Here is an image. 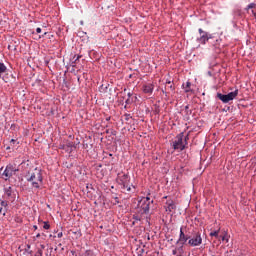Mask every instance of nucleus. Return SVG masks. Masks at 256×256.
Returning <instances> with one entry per match:
<instances>
[{
	"label": "nucleus",
	"mask_w": 256,
	"mask_h": 256,
	"mask_svg": "<svg viewBox=\"0 0 256 256\" xmlns=\"http://www.w3.org/2000/svg\"><path fill=\"white\" fill-rule=\"evenodd\" d=\"M110 135H117V132L115 130H110Z\"/></svg>",
	"instance_id": "72a5a7b5"
},
{
	"label": "nucleus",
	"mask_w": 256,
	"mask_h": 256,
	"mask_svg": "<svg viewBox=\"0 0 256 256\" xmlns=\"http://www.w3.org/2000/svg\"><path fill=\"white\" fill-rule=\"evenodd\" d=\"M183 247H185V245L180 244V246L178 248H176V250L178 251L179 255H183V253H185V250L183 249Z\"/></svg>",
	"instance_id": "dca6fc26"
},
{
	"label": "nucleus",
	"mask_w": 256,
	"mask_h": 256,
	"mask_svg": "<svg viewBox=\"0 0 256 256\" xmlns=\"http://www.w3.org/2000/svg\"><path fill=\"white\" fill-rule=\"evenodd\" d=\"M106 121H111V117H107V118H106Z\"/></svg>",
	"instance_id": "a19ab883"
},
{
	"label": "nucleus",
	"mask_w": 256,
	"mask_h": 256,
	"mask_svg": "<svg viewBox=\"0 0 256 256\" xmlns=\"http://www.w3.org/2000/svg\"><path fill=\"white\" fill-rule=\"evenodd\" d=\"M160 111L161 110L159 109V105L155 104L154 105V113H155V115H159Z\"/></svg>",
	"instance_id": "6ab92c4d"
},
{
	"label": "nucleus",
	"mask_w": 256,
	"mask_h": 256,
	"mask_svg": "<svg viewBox=\"0 0 256 256\" xmlns=\"http://www.w3.org/2000/svg\"><path fill=\"white\" fill-rule=\"evenodd\" d=\"M64 147H67V148H75V144H73V142H68Z\"/></svg>",
	"instance_id": "b1692460"
},
{
	"label": "nucleus",
	"mask_w": 256,
	"mask_h": 256,
	"mask_svg": "<svg viewBox=\"0 0 256 256\" xmlns=\"http://www.w3.org/2000/svg\"><path fill=\"white\" fill-rule=\"evenodd\" d=\"M219 43H221V39H216V42L214 43V47H218Z\"/></svg>",
	"instance_id": "7c9ffc66"
},
{
	"label": "nucleus",
	"mask_w": 256,
	"mask_h": 256,
	"mask_svg": "<svg viewBox=\"0 0 256 256\" xmlns=\"http://www.w3.org/2000/svg\"><path fill=\"white\" fill-rule=\"evenodd\" d=\"M184 133H180L175 137V140L172 142V147L174 151H185V143L183 142Z\"/></svg>",
	"instance_id": "7ed1b4c3"
},
{
	"label": "nucleus",
	"mask_w": 256,
	"mask_h": 256,
	"mask_svg": "<svg viewBox=\"0 0 256 256\" xmlns=\"http://www.w3.org/2000/svg\"><path fill=\"white\" fill-rule=\"evenodd\" d=\"M176 256H181V255H176Z\"/></svg>",
	"instance_id": "680f3d73"
},
{
	"label": "nucleus",
	"mask_w": 256,
	"mask_h": 256,
	"mask_svg": "<svg viewBox=\"0 0 256 256\" xmlns=\"http://www.w3.org/2000/svg\"><path fill=\"white\" fill-rule=\"evenodd\" d=\"M3 215H5V212H3Z\"/></svg>",
	"instance_id": "052dcab7"
},
{
	"label": "nucleus",
	"mask_w": 256,
	"mask_h": 256,
	"mask_svg": "<svg viewBox=\"0 0 256 256\" xmlns=\"http://www.w3.org/2000/svg\"><path fill=\"white\" fill-rule=\"evenodd\" d=\"M36 33H41V28H36Z\"/></svg>",
	"instance_id": "c9c22d12"
},
{
	"label": "nucleus",
	"mask_w": 256,
	"mask_h": 256,
	"mask_svg": "<svg viewBox=\"0 0 256 256\" xmlns=\"http://www.w3.org/2000/svg\"><path fill=\"white\" fill-rule=\"evenodd\" d=\"M162 93H163L164 95H167V92H165V90H162Z\"/></svg>",
	"instance_id": "a18cd8bd"
},
{
	"label": "nucleus",
	"mask_w": 256,
	"mask_h": 256,
	"mask_svg": "<svg viewBox=\"0 0 256 256\" xmlns=\"http://www.w3.org/2000/svg\"><path fill=\"white\" fill-rule=\"evenodd\" d=\"M166 83H168V85H171V81H166Z\"/></svg>",
	"instance_id": "49530a36"
},
{
	"label": "nucleus",
	"mask_w": 256,
	"mask_h": 256,
	"mask_svg": "<svg viewBox=\"0 0 256 256\" xmlns=\"http://www.w3.org/2000/svg\"><path fill=\"white\" fill-rule=\"evenodd\" d=\"M252 15H254V17H256V13L252 10Z\"/></svg>",
	"instance_id": "c03bdc74"
},
{
	"label": "nucleus",
	"mask_w": 256,
	"mask_h": 256,
	"mask_svg": "<svg viewBox=\"0 0 256 256\" xmlns=\"http://www.w3.org/2000/svg\"><path fill=\"white\" fill-rule=\"evenodd\" d=\"M36 237L37 239H39L41 237V234H37Z\"/></svg>",
	"instance_id": "37998d69"
},
{
	"label": "nucleus",
	"mask_w": 256,
	"mask_h": 256,
	"mask_svg": "<svg viewBox=\"0 0 256 256\" xmlns=\"http://www.w3.org/2000/svg\"><path fill=\"white\" fill-rule=\"evenodd\" d=\"M104 91H107V86L104 88Z\"/></svg>",
	"instance_id": "5fc2aeb1"
},
{
	"label": "nucleus",
	"mask_w": 256,
	"mask_h": 256,
	"mask_svg": "<svg viewBox=\"0 0 256 256\" xmlns=\"http://www.w3.org/2000/svg\"><path fill=\"white\" fill-rule=\"evenodd\" d=\"M182 87L185 93H191V82L187 81L186 83L182 84Z\"/></svg>",
	"instance_id": "f8f14e48"
},
{
	"label": "nucleus",
	"mask_w": 256,
	"mask_h": 256,
	"mask_svg": "<svg viewBox=\"0 0 256 256\" xmlns=\"http://www.w3.org/2000/svg\"><path fill=\"white\" fill-rule=\"evenodd\" d=\"M76 235H78L79 237H81V232H76Z\"/></svg>",
	"instance_id": "4c0bfd02"
},
{
	"label": "nucleus",
	"mask_w": 256,
	"mask_h": 256,
	"mask_svg": "<svg viewBox=\"0 0 256 256\" xmlns=\"http://www.w3.org/2000/svg\"><path fill=\"white\" fill-rule=\"evenodd\" d=\"M45 35H47V32H45V33L42 35V37H45Z\"/></svg>",
	"instance_id": "de8ad7c7"
},
{
	"label": "nucleus",
	"mask_w": 256,
	"mask_h": 256,
	"mask_svg": "<svg viewBox=\"0 0 256 256\" xmlns=\"http://www.w3.org/2000/svg\"><path fill=\"white\" fill-rule=\"evenodd\" d=\"M127 96H128V99H131V97H133V93L128 92V93H127Z\"/></svg>",
	"instance_id": "473e14b6"
},
{
	"label": "nucleus",
	"mask_w": 256,
	"mask_h": 256,
	"mask_svg": "<svg viewBox=\"0 0 256 256\" xmlns=\"http://www.w3.org/2000/svg\"><path fill=\"white\" fill-rule=\"evenodd\" d=\"M164 199H167V196H164Z\"/></svg>",
	"instance_id": "4d7b16f0"
},
{
	"label": "nucleus",
	"mask_w": 256,
	"mask_h": 256,
	"mask_svg": "<svg viewBox=\"0 0 256 256\" xmlns=\"http://www.w3.org/2000/svg\"><path fill=\"white\" fill-rule=\"evenodd\" d=\"M220 238L222 239V241H226V243H229V235L227 234V232H225V234Z\"/></svg>",
	"instance_id": "f3484780"
},
{
	"label": "nucleus",
	"mask_w": 256,
	"mask_h": 256,
	"mask_svg": "<svg viewBox=\"0 0 256 256\" xmlns=\"http://www.w3.org/2000/svg\"><path fill=\"white\" fill-rule=\"evenodd\" d=\"M30 249H31V245H30V244H27V245H26V248H25L26 253L31 254Z\"/></svg>",
	"instance_id": "a878e982"
},
{
	"label": "nucleus",
	"mask_w": 256,
	"mask_h": 256,
	"mask_svg": "<svg viewBox=\"0 0 256 256\" xmlns=\"http://www.w3.org/2000/svg\"><path fill=\"white\" fill-rule=\"evenodd\" d=\"M43 228H44V229H50V228H51V225H49V222H44Z\"/></svg>",
	"instance_id": "c85d7f7f"
},
{
	"label": "nucleus",
	"mask_w": 256,
	"mask_h": 256,
	"mask_svg": "<svg viewBox=\"0 0 256 256\" xmlns=\"http://www.w3.org/2000/svg\"><path fill=\"white\" fill-rule=\"evenodd\" d=\"M106 133H111V130H106Z\"/></svg>",
	"instance_id": "8fccbe9b"
},
{
	"label": "nucleus",
	"mask_w": 256,
	"mask_h": 256,
	"mask_svg": "<svg viewBox=\"0 0 256 256\" xmlns=\"http://www.w3.org/2000/svg\"><path fill=\"white\" fill-rule=\"evenodd\" d=\"M178 251L177 248H175L174 250H172V255H177Z\"/></svg>",
	"instance_id": "f704fd0d"
},
{
	"label": "nucleus",
	"mask_w": 256,
	"mask_h": 256,
	"mask_svg": "<svg viewBox=\"0 0 256 256\" xmlns=\"http://www.w3.org/2000/svg\"><path fill=\"white\" fill-rule=\"evenodd\" d=\"M198 32L200 37H198L196 41L200 43V45H207V42L209 41V39H213V34L207 31H204L201 28L198 29Z\"/></svg>",
	"instance_id": "39448f33"
},
{
	"label": "nucleus",
	"mask_w": 256,
	"mask_h": 256,
	"mask_svg": "<svg viewBox=\"0 0 256 256\" xmlns=\"http://www.w3.org/2000/svg\"><path fill=\"white\" fill-rule=\"evenodd\" d=\"M188 141H189V134H187V135L184 137V140H183V143H184L185 147H187Z\"/></svg>",
	"instance_id": "5701e85b"
},
{
	"label": "nucleus",
	"mask_w": 256,
	"mask_h": 256,
	"mask_svg": "<svg viewBox=\"0 0 256 256\" xmlns=\"http://www.w3.org/2000/svg\"><path fill=\"white\" fill-rule=\"evenodd\" d=\"M256 8V4L255 3H250L246 8L245 11H249V9H255Z\"/></svg>",
	"instance_id": "a211bd4d"
},
{
	"label": "nucleus",
	"mask_w": 256,
	"mask_h": 256,
	"mask_svg": "<svg viewBox=\"0 0 256 256\" xmlns=\"http://www.w3.org/2000/svg\"><path fill=\"white\" fill-rule=\"evenodd\" d=\"M165 209L167 213H171V211H175L177 209V205H175V202L173 200H167L166 201Z\"/></svg>",
	"instance_id": "9b49d317"
},
{
	"label": "nucleus",
	"mask_w": 256,
	"mask_h": 256,
	"mask_svg": "<svg viewBox=\"0 0 256 256\" xmlns=\"http://www.w3.org/2000/svg\"><path fill=\"white\" fill-rule=\"evenodd\" d=\"M84 256H95V254L91 250H86Z\"/></svg>",
	"instance_id": "412c9836"
},
{
	"label": "nucleus",
	"mask_w": 256,
	"mask_h": 256,
	"mask_svg": "<svg viewBox=\"0 0 256 256\" xmlns=\"http://www.w3.org/2000/svg\"><path fill=\"white\" fill-rule=\"evenodd\" d=\"M126 105H131V103H133V100L131 98H128L126 101H125Z\"/></svg>",
	"instance_id": "c756f323"
},
{
	"label": "nucleus",
	"mask_w": 256,
	"mask_h": 256,
	"mask_svg": "<svg viewBox=\"0 0 256 256\" xmlns=\"http://www.w3.org/2000/svg\"><path fill=\"white\" fill-rule=\"evenodd\" d=\"M10 143H17V140L11 139V140H10Z\"/></svg>",
	"instance_id": "e433bc0d"
},
{
	"label": "nucleus",
	"mask_w": 256,
	"mask_h": 256,
	"mask_svg": "<svg viewBox=\"0 0 256 256\" xmlns=\"http://www.w3.org/2000/svg\"><path fill=\"white\" fill-rule=\"evenodd\" d=\"M202 243L203 237H201V232H193L188 240V245H190V247H199Z\"/></svg>",
	"instance_id": "20e7f679"
},
{
	"label": "nucleus",
	"mask_w": 256,
	"mask_h": 256,
	"mask_svg": "<svg viewBox=\"0 0 256 256\" xmlns=\"http://www.w3.org/2000/svg\"><path fill=\"white\" fill-rule=\"evenodd\" d=\"M151 205H153V200H151V198L149 196L142 197L138 201V207L141 208V210L143 211L144 215H149V211L151 209Z\"/></svg>",
	"instance_id": "f03ea898"
},
{
	"label": "nucleus",
	"mask_w": 256,
	"mask_h": 256,
	"mask_svg": "<svg viewBox=\"0 0 256 256\" xmlns=\"http://www.w3.org/2000/svg\"><path fill=\"white\" fill-rule=\"evenodd\" d=\"M81 25H83V21H81Z\"/></svg>",
	"instance_id": "13d9d810"
},
{
	"label": "nucleus",
	"mask_w": 256,
	"mask_h": 256,
	"mask_svg": "<svg viewBox=\"0 0 256 256\" xmlns=\"http://www.w3.org/2000/svg\"><path fill=\"white\" fill-rule=\"evenodd\" d=\"M170 89L173 91L175 88L173 87V85H170Z\"/></svg>",
	"instance_id": "58836bf2"
},
{
	"label": "nucleus",
	"mask_w": 256,
	"mask_h": 256,
	"mask_svg": "<svg viewBox=\"0 0 256 256\" xmlns=\"http://www.w3.org/2000/svg\"><path fill=\"white\" fill-rule=\"evenodd\" d=\"M4 193H5V195H7V197H11V195L13 194V190H12L11 186H9L8 188H5Z\"/></svg>",
	"instance_id": "4468645a"
},
{
	"label": "nucleus",
	"mask_w": 256,
	"mask_h": 256,
	"mask_svg": "<svg viewBox=\"0 0 256 256\" xmlns=\"http://www.w3.org/2000/svg\"><path fill=\"white\" fill-rule=\"evenodd\" d=\"M142 91L146 95H153V91H155V84L147 83L142 86Z\"/></svg>",
	"instance_id": "1a4fd4ad"
},
{
	"label": "nucleus",
	"mask_w": 256,
	"mask_h": 256,
	"mask_svg": "<svg viewBox=\"0 0 256 256\" xmlns=\"http://www.w3.org/2000/svg\"><path fill=\"white\" fill-rule=\"evenodd\" d=\"M0 171H3V167L0 168Z\"/></svg>",
	"instance_id": "6e6d98bb"
},
{
	"label": "nucleus",
	"mask_w": 256,
	"mask_h": 256,
	"mask_svg": "<svg viewBox=\"0 0 256 256\" xmlns=\"http://www.w3.org/2000/svg\"><path fill=\"white\" fill-rule=\"evenodd\" d=\"M127 191H131V187H128V188H127Z\"/></svg>",
	"instance_id": "3c124183"
},
{
	"label": "nucleus",
	"mask_w": 256,
	"mask_h": 256,
	"mask_svg": "<svg viewBox=\"0 0 256 256\" xmlns=\"http://www.w3.org/2000/svg\"><path fill=\"white\" fill-rule=\"evenodd\" d=\"M17 171H19V169H15L12 164H8L2 173L4 181H9V179H11L13 174L17 173Z\"/></svg>",
	"instance_id": "0eeeda50"
},
{
	"label": "nucleus",
	"mask_w": 256,
	"mask_h": 256,
	"mask_svg": "<svg viewBox=\"0 0 256 256\" xmlns=\"http://www.w3.org/2000/svg\"><path fill=\"white\" fill-rule=\"evenodd\" d=\"M131 114H124L125 121H129L131 119Z\"/></svg>",
	"instance_id": "bb28decb"
},
{
	"label": "nucleus",
	"mask_w": 256,
	"mask_h": 256,
	"mask_svg": "<svg viewBox=\"0 0 256 256\" xmlns=\"http://www.w3.org/2000/svg\"><path fill=\"white\" fill-rule=\"evenodd\" d=\"M189 109V105H186L185 106V110L187 111Z\"/></svg>",
	"instance_id": "ea45409f"
},
{
	"label": "nucleus",
	"mask_w": 256,
	"mask_h": 256,
	"mask_svg": "<svg viewBox=\"0 0 256 256\" xmlns=\"http://www.w3.org/2000/svg\"><path fill=\"white\" fill-rule=\"evenodd\" d=\"M1 211H3V208H0V215H1Z\"/></svg>",
	"instance_id": "603ef678"
},
{
	"label": "nucleus",
	"mask_w": 256,
	"mask_h": 256,
	"mask_svg": "<svg viewBox=\"0 0 256 256\" xmlns=\"http://www.w3.org/2000/svg\"><path fill=\"white\" fill-rule=\"evenodd\" d=\"M65 151H67V153H73V149L75 148H70V147H64Z\"/></svg>",
	"instance_id": "cd10ccee"
},
{
	"label": "nucleus",
	"mask_w": 256,
	"mask_h": 256,
	"mask_svg": "<svg viewBox=\"0 0 256 256\" xmlns=\"http://www.w3.org/2000/svg\"><path fill=\"white\" fill-rule=\"evenodd\" d=\"M57 237H58V239H61V237H63V232H59V233L57 234Z\"/></svg>",
	"instance_id": "2f4dec72"
},
{
	"label": "nucleus",
	"mask_w": 256,
	"mask_h": 256,
	"mask_svg": "<svg viewBox=\"0 0 256 256\" xmlns=\"http://www.w3.org/2000/svg\"><path fill=\"white\" fill-rule=\"evenodd\" d=\"M24 177L28 183H31L33 189H41V186L43 185V174L41 173V169L35 168L33 171H28Z\"/></svg>",
	"instance_id": "f257e3e1"
},
{
	"label": "nucleus",
	"mask_w": 256,
	"mask_h": 256,
	"mask_svg": "<svg viewBox=\"0 0 256 256\" xmlns=\"http://www.w3.org/2000/svg\"><path fill=\"white\" fill-rule=\"evenodd\" d=\"M0 204H1V207H7L9 205L5 200H1Z\"/></svg>",
	"instance_id": "393cba45"
},
{
	"label": "nucleus",
	"mask_w": 256,
	"mask_h": 256,
	"mask_svg": "<svg viewBox=\"0 0 256 256\" xmlns=\"http://www.w3.org/2000/svg\"><path fill=\"white\" fill-rule=\"evenodd\" d=\"M11 149V146L6 147V151H9Z\"/></svg>",
	"instance_id": "79ce46f5"
},
{
	"label": "nucleus",
	"mask_w": 256,
	"mask_h": 256,
	"mask_svg": "<svg viewBox=\"0 0 256 256\" xmlns=\"http://www.w3.org/2000/svg\"><path fill=\"white\" fill-rule=\"evenodd\" d=\"M237 95H239V90H235L228 94L217 93V97L222 101V103H229V101H233Z\"/></svg>",
	"instance_id": "423d86ee"
},
{
	"label": "nucleus",
	"mask_w": 256,
	"mask_h": 256,
	"mask_svg": "<svg viewBox=\"0 0 256 256\" xmlns=\"http://www.w3.org/2000/svg\"><path fill=\"white\" fill-rule=\"evenodd\" d=\"M79 59H81V56H74V61L72 62V67H75V63H77V61H79Z\"/></svg>",
	"instance_id": "aec40b11"
},
{
	"label": "nucleus",
	"mask_w": 256,
	"mask_h": 256,
	"mask_svg": "<svg viewBox=\"0 0 256 256\" xmlns=\"http://www.w3.org/2000/svg\"><path fill=\"white\" fill-rule=\"evenodd\" d=\"M101 89H103V85H101Z\"/></svg>",
	"instance_id": "bf43d9fd"
},
{
	"label": "nucleus",
	"mask_w": 256,
	"mask_h": 256,
	"mask_svg": "<svg viewBox=\"0 0 256 256\" xmlns=\"http://www.w3.org/2000/svg\"><path fill=\"white\" fill-rule=\"evenodd\" d=\"M33 228H34V229H37V226H36V225H34V226H33Z\"/></svg>",
	"instance_id": "864d4df0"
},
{
	"label": "nucleus",
	"mask_w": 256,
	"mask_h": 256,
	"mask_svg": "<svg viewBox=\"0 0 256 256\" xmlns=\"http://www.w3.org/2000/svg\"><path fill=\"white\" fill-rule=\"evenodd\" d=\"M221 231V229L219 228L218 230L216 231H212L210 232V237H215L216 239H219L221 236H219V232Z\"/></svg>",
	"instance_id": "ddd939ff"
},
{
	"label": "nucleus",
	"mask_w": 256,
	"mask_h": 256,
	"mask_svg": "<svg viewBox=\"0 0 256 256\" xmlns=\"http://www.w3.org/2000/svg\"><path fill=\"white\" fill-rule=\"evenodd\" d=\"M118 182L120 183V185H123V187H127V184L129 183V175L120 174L118 176Z\"/></svg>",
	"instance_id": "9d476101"
},
{
	"label": "nucleus",
	"mask_w": 256,
	"mask_h": 256,
	"mask_svg": "<svg viewBox=\"0 0 256 256\" xmlns=\"http://www.w3.org/2000/svg\"><path fill=\"white\" fill-rule=\"evenodd\" d=\"M112 199H114L113 205H119V197L112 196Z\"/></svg>",
	"instance_id": "4be33fe9"
},
{
	"label": "nucleus",
	"mask_w": 256,
	"mask_h": 256,
	"mask_svg": "<svg viewBox=\"0 0 256 256\" xmlns=\"http://www.w3.org/2000/svg\"><path fill=\"white\" fill-rule=\"evenodd\" d=\"M190 236H188L187 234H185V232H183V227L180 228V233H179V238L176 242L177 245H186L187 241H189Z\"/></svg>",
	"instance_id": "6e6552de"
},
{
	"label": "nucleus",
	"mask_w": 256,
	"mask_h": 256,
	"mask_svg": "<svg viewBox=\"0 0 256 256\" xmlns=\"http://www.w3.org/2000/svg\"><path fill=\"white\" fill-rule=\"evenodd\" d=\"M7 71V66H5V63L0 62V75L2 73H5Z\"/></svg>",
	"instance_id": "2eb2a0df"
},
{
	"label": "nucleus",
	"mask_w": 256,
	"mask_h": 256,
	"mask_svg": "<svg viewBox=\"0 0 256 256\" xmlns=\"http://www.w3.org/2000/svg\"><path fill=\"white\" fill-rule=\"evenodd\" d=\"M208 75L211 77V75H212V74H211V71L208 72Z\"/></svg>",
	"instance_id": "09e8293b"
}]
</instances>
